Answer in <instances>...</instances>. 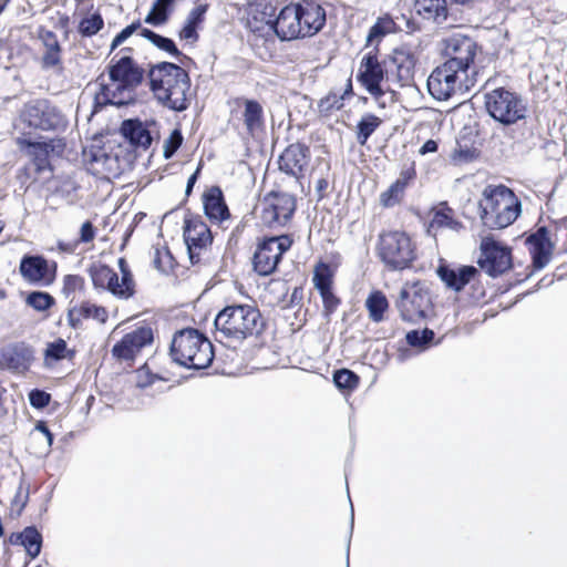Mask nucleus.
<instances>
[{
  "instance_id": "21",
  "label": "nucleus",
  "mask_w": 567,
  "mask_h": 567,
  "mask_svg": "<svg viewBox=\"0 0 567 567\" xmlns=\"http://www.w3.org/2000/svg\"><path fill=\"white\" fill-rule=\"evenodd\" d=\"M310 161L309 147L295 143L289 145L279 156V169L296 179L303 177Z\"/></svg>"
},
{
  "instance_id": "64",
  "label": "nucleus",
  "mask_w": 567,
  "mask_h": 567,
  "mask_svg": "<svg viewBox=\"0 0 567 567\" xmlns=\"http://www.w3.org/2000/svg\"><path fill=\"white\" fill-rule=\"evenodd\" d=\"M328 185H329V183L326 178H320L317 181L316 189H317L320 198L323 197V193L327 190Z\"/></svg>"
},
{
  "instance_id": "36",
  "label": "nucleus",
  "mask_w": 567,
  "mask_h": 567,
  "mask_svg": "<svg viewBox=\"0 0 567 567\" xmlns=\"http://www.w3.org/2000/svg\"><path fill=\"white\" fill-rule=\"evenodd\" d=\"M396 31V23L393 19L385 14L383 17L378 18L377 22L371 27L369 34L367 37L368 44H378L383 37L390 33H394Z\"/></svg>"
},
{
  "instance_id": "40",
  "label": "nucleus",
  "mask_w": 567,
  "mask_h": 567,
  "mask_svg": "<svg viewBox=\"0 0 567 567\" xmlns=\"http://www.w3.org/2000/svg\"><path fill=\"white\" fill-rule=\"evenodd\" d=\"M52 150L53 147L45 142L29 143V153L33 157L38 172H42L49 167L48 156Z\"/></svg>"
},
{
  "instance_id": "2",
  "label": "nucleus",
  "mask_w": 567,
  "mask_h": 567,
  "mask_svg": "<svg viewBox=\"0 0 567 567\" xmlns=\"http://www.w3.org/2000/svg\"><path fill=\"white\" fill-rule=\"evenodd\" d=\"M214 326L216 341L236 348L245 340L258 336L262 331L264 320L255 306L230 305L217 313Z\"/></svg>"
},
{
  "instance_id": "32",
  "label": "nucleus",
  "mask_w": 567,
  "mask_h": 567,
  "mask_svg": "<svg viewBox=\"0 0 567 567\" xmlns=\"http://www.w3.org/2000/svg\"><path fill=\"white\" fill-rule=\"evenodd\" d=\"M462 227V224L454 219L453 209L450 208L446 203H441L433 210V217L430 221V230L449 228L451 230L458 231Z\"/></svg>"
},
{
  "instance_id": "1",
  "label": "nucleus",
  "mask_w": 567,
  "mask_h": 567,
  "mask_svg": "<svg viewBox=\"0 0 567 567\" xmlns=\"http://www.w3.org/2000/svg\"><path fill=\"white\" fill-rule=\"evenodd\" d=\"M148 78L151 91L162 106L175 112L188 109L192 100L190 79L182 66L161 62L151 68Z\"/></svg>"
},
{
  "instance_id": "38",
  "label": "nucleus",
  "mask_w": 567,
  "mask_h": 567,
  "mask_svg": "<svg viewBox=\"0 0 567 567\" xmlns=\"http://www.w3.org/2000/svg\"><path fill=\"white\" fill-rule=\"evenodd\" d=\"M406 185V176L401 175L386 190L380 194V204L383 207H393L399 204L403 198Z\"/></svg>"
},
{
  "instance_id": "61",
  "label": "nucleus",
  "mask_w": 567,
  "mask_h": 567,
  "mask_svg": "<svg viewBox=\"0 0 567 567\" xmlns=\"http://www.w3.org/2000/svg\"><path fill=\"white\" fill-rule=\"evenodd\" d=\"M35 431L42 433L47 437L48 446L52 445L53 436H52V433L50 432L49 427L45 425L44 422H42V421L38 422L37 425H35Z\"/></svg>"
},
{
  "instance_id": "25",
  "label": "nucleus",
  "mask_w": 567,
  "mask_h": 567,
  "mask_svg": "<svg viewBox=\"0 0 567 567\" xmlns=\"http://www.w3.org/2000/svg\"><path fill=\"white\" fill-rule=\"evenodd\" d=\"M526 241L529 245L534 268L538 270L545 268L551 259L555 247L548 236L547 228L539 227L528 236Z\"/></svg>"
},
{
  "instance_id": "9",
  "label": "nucleus",
  "mask_w": 567,
  "mask_h": 567,
  "mask_svg": "<svg viewBox=\"0 0 567 567\" xmlns=\"http://www.w3.org/2000/svg\"><path fill=\"white\" fill-rule=\"evenodd\" d=\"M485 106L488 114L504 125H511L525 117L526 106L514 92L503 87L485 94Z\"/></svg>"
},
{
  "instance_id": "42",
  "label": "nucleus",
  "mask_w": 567,
  "mask_h": 567,
  "mask_svg": "<svg viewBox=\"0 0 567 567\" xmlns=\"http://www.w3.org/2000/svg\"><path fill=\"white\" fill-rule=\"evenodd\" d=\"M90 276L95 288L105 289L111 280L115 279V271L105 265H93L90 268Z\"/></svg>"
},
{
  "instance_id": "45",
  "label": "nucleus",
  "mask_w": 567,
  "mask_h": 567,
  "mask_svg": "<svg viewBox=\"0 0 567 567\" xmlns=\"http://www.w3.org/2000/svg\"><path fill=\"white\" fill-rule=\"evenodd\" d=\"M344 94L330 92L327 96L321 99L318 103L319 113L328 116L333 111H338L343 107Z\"/></svg>"
},
{
  "instance_id": "8",
  "label": "nucleus",
  "mask_w": 567,
  "mask_h": 567,
  "mask_svg": "<svg viewBox=\"0 0 567 567\" xmlns=\"http://www.w3.org/2000/svg\"><path fill=\"white\" fill-rule=\"evenodd\" d=\"M379 256L390 269L402 270L415 259V248L405 233L389 231L380 236Z\"/></svg>"
},
{
  "instance_id": "44",
  "label": "nucleus",
  "mask_w": 567,
  "mask_h": 567,
  "mask_svg": "<svg viewBox=\"0 0 567 567\" xmlns=\"http://www.w3.org/2000/svg\"><path fill=\"white\" fill-rule=\"evenodd\" d=\"M104 25L103 18L100 13H92L84 17L79 24V32L83 37H92L96 34Z\"/></svg>"
},
{
  "instance_id": "20",
  "label": "nucleus",
  "mask_w": 567,
  "mask_h": 567,
  "mask_svg": "<svg viewBox=\"0 0 567 567\" xmlns=\"http://www.w3.org/2000/svg\"><path fill=\"white\" fill-rule=\"evenodd\" d=\"M131 51V48H124L111 60L109 80L121 81L136 87L142 82L143 71L127 54Z\"/></svg>"
},
{
  "instance_id": "5",
  "label": "nucleus",
  "mask_w": 567,
  "mask_h": 567,
  "mask_svg": "<svg viewBox=\"0 0 567 567\" xmlns=\"http://www.w3.org/2000/svg\"><path fill=\"white\" fill-rule=\"evenodd\" d=\"M357 81L384 109L395 101V91L389 84V74L375 52H368L360 61Z\"/></svg>"
},
{
  "instance_id": "31",
  "label": "nucleus",
  "mask_w": 567,
  "mask_h": 567,
  "mask_svg": "<svg viewBox=\"0 0 567 567\" xmlns=\"http://www.w3.org/2000/svg\"><path fill=\"white\" fill-rule=\"evenodd\" d=\"M122 134L136 147L146 150L152 143V135L138 120H126L121 127Z\"/></svg>"
},
{
  "instance_id": "43",
  "label": "nucleus",
  "mask_w": 567,
  "mask_h": 567,
  "mask_svg": "<svg viewBox=\"0 0 567 567\" xmlns=\"http://www.w3.org/2000/svg\"><path fill=\"white\" fill-rule=\"evenodd\" d=\"M125 276L126 275L122 276L120 279L118 275L115 272V279H112L110 286H106L104 290L122 299L132 297L134 293V282H130Z\"/></svg>"
},
{
  "instance_id": "15",
  "label": "nucleus",
  "mask_w": 567,
  "mask_h": 567,
  "mask_svg": "<svg viewBox=\"0 0 567 567\" xmlns=\"http://www.w3.org/2000/svg\"><path fill=\"white\" fill-rule=\"evenodd\" d=\"M19 271L30 284L50 286L56 276V264H50L40 255H25L20 261Z\"/></svg>"
},
{
  "instance_id": "24",
  "label": "nucleus",
  "mask_w": 567,
  "mask_h": 567,
  "mask_svg": "<svg viewBox=\"0 0 567 567\" xmlns=\"http://www.w3.org/2000/svg\"><path fill=\"white\" fill-rule=\"evenodd\" d=\"M275 29V35L282 41L303 38L299 8H297V6L282 8L279 14H276Z\"/></svg>"
},
{
  "instance_id": "49",
  "label": "nucleus",
  "mask_w": 567,
  "mask_h": 567,
  "mask_svg": "<svg viewBox=\"0 0 567 567\" xmlns=\"http://www.w3.org/2000/svg\"><path fill=\"white\" fill-rule=\"evenodd\" d=\"M333 381L339 389L351 390L358 385L359 377L350 370L342 369L333 374Z\"/></svg>"
},
{
  "instance_id": "19",
  "label": "nucleus",
  "mask_w": 567,
  "mask_h": 567,
  "mask_svg": "<svg viewBox=\"0 0 567 567\" xmlns=\"http://www.w3.org/2000/svg\"><path fill=\"white\" fill-rule=\"evenodd\" d=\"M99 81L100 91L95 94V103L97 105L112 104L122 106L135 100L136 87L115 80L105 82L103 76H100Z\"/></svg>"
},
{
  "instance_id": "53",
  "label": "nucleus",
  "mask_w": 567,
  "mask_h": 567,
  "mask_svg": "<svg viewBox=\"0 0 567 567\" xmlns=\"http://www.w3.org/2000/svg\"><path fill=\"white\" fill-rule=\"evenodd\" d=\"M313 284L319 292H327V290L331 289V278L327 266L316 269Z\"/></svg>"
},
{
  "instance_id": "33",
  "label": "nucleus",
  "mask_w": 567,
  "mask_h": 567,
  "mask_svg": "<svg viewBox=\"0 0 567 567\" xmlns=\"http://www.w3.org/2000/svg\"><path fill=\"white\" fill-rule=\"evenodd\" d=\"M244 113L243 118L246 130L249 134H254L260 130L264 125V111L259 102L255 100H244Z\"/></svg>"
},
{
  "instance_id": "26",
  "label": "nucleus",
  "mask_w": 567,
  "mask_h": 567,
  "mask_svg": "<svg viewBox=\"0 0 567 567\" xmlns=\"http://www.w3.org/2000/svg\"><path fill=\"white\" fill-rule=\"evenodd\" d=\"M437 275L446 287L455 291H461L478 276V270L474 266H461L457 268L440 266Z\"/></svg>"
},
{
  "instance_id": "17",
  "label": "nucleus",
  "mask_w": 567,
  "mask_h": 567,
  "mask_svg": "<svg viewBox=\"0 0 567 567\" xmlns=\"http://www.w3.org/2000/svg\"><path fill=\"white\" fill-rule=\"evenodd\" d=\"M137 30H141V35L145 39H147L150 42H152L156 48L159 50H163L171 55L178 59V61L183 64L184 60H189L186 55H183L177 47L175 45L174 41L169 38L162 37L155 32H153L150 29L141 28V22L135 21L124 28L112 41L111 43V50H115L117 47H120L124 41H126L133 33H135Z\"/></svg>"
},
{
  "instance_id": "7",
  "label": "nucleus",
  "mask_w": 567,
  "mask_h": 567,
  "mask_svg": "<svg viewBox=\"0 0 567 567\" xmlns=\"http://www.w3.org/2000/svg\"><path fill=\"white\" fill-rule=\"evenodd\" d=\"M477 72L464 74L458 70L443 63L435 68L427 79L430 94L439 100L445 101L457 91H468L476 83Z\"/></svg>"
},
{
  "instance_id": "58",
  "label": "nucleus",
  "mask_w": 567,
  "mask_h": 567,
  "mask_svg": "<svg viewBox=\"0 0 567 567\" xmlns=\"http://www.w3.org/2000/svg\"><path fill=\"white\" fill-rule=\"evenodd\" d=\"M327 312H332L339 305V299L332 293L331 289L320 292Z\"/></svg>"
},
{
  "instance_id": "50",
  "label": "nucleus",
  "mask_w": 567,
  "mask_h": 567,
  "mask_svg": "<svg viewBox=\"0 0 567 567\" xmlns=\"http://www.w3.org/2000/svg\"><path fill=\"white\" fill-rule=\"evenodd\" d=\"M68 346L63 339H58L47 346L45 361H59L66 357Z\"/></svg>"
},
{
  "instance_id": "23",
  "label": "nucleus",
  "mask_w": 567,
  "mask_h": 567,
  "mask_svg": "<svg viewBox=\"0 0 567 567\" xmlns=\"http://www.w3.org/2000/svg\"><path fill=\"white\" fill-rule=\"evenodd\" d=\"M33 361V350L23 342L11 343L0 350V368L24 372Z\"/></svg>"
},
{
  "instance_id": "37",
  "label": "nucleus",
  "mask_w": 567,
  "mask_h": 567,
  "mask_svg": "<svg viewBox=\"0 0 567 567\" xmlns=\"http://www.w3.org/2000/svg\"><path fill=\"white\" fill-rule=\"evenodd\" d=\"M382 120L372 114H364L357 124L355 137L360 145H365L369 137L380 127Z\"/></svg>"
},
{
  "instance_id": "51",
  "label": "nucleus",
  "mask_w": 567,
  "mask_h": 567,
  "mask_svg": "<svg viewBox=\"0 0 567 567\" xmlns=\"http://www.w3.org/2000/svg\"><path fill=\"white\" fill-rule=\"evenodd\" d=\"M183 143V135L179 130H174L164 141L163 154L165 158H171Z\"/></svg>"
},
{
  "instance_id": "57",
  "label": "nucleus",
  "mask_w": 567,
  "mask_h": 567,
  "mask_svg": "<svg viewBox=\"0 0 567 567\" xmlns=\"http://www.w3.org/2000/svg\"><path fill=\"white\" fill-rule=\"evenodd\" d=\"M95 228L91 221H85L82 224L80 228V243L89 244L94 240L95 238Z\"/></svg>"
},
{
  "instance_id": "28",
  "label": "nucleus",
  "mask_w": 567,
  "mask_h": 567,
  "mask_svg": "<svg viewBox=\"0 0 567 567\" xmlns=\"http://www.w3.org/2000/svg\"><path fill=\"white\" fill-rule=\"evenodd\" d=\"M89 171L101 178H110L117 173V158L99 148L91 152L89 159Z\"/></svg>"
},
{
  "instance_id": "54",
  "label": "nucleus",
  "mask_w": 567,
  "mask_h": 567,
  "mask_svg": "<svg viewBox=\"0 0 567 567\" xmlns=\"http://www.w3.org/2000/svg\"><path fill=\"white\" fill-rule=\"evenodd\" d=\"M475 157V150L457 144L452 154V159L456 164L471 162Z\"/></svg>"
},
{
  "instance_id": "59",
  "label": "nucleus",
  "mask_w": 567,
  "mask_h": 567,
  "mask_svg": "<svg viewBox=\"0 0 567 567\" xmlns=\"http://www.w3.org/2000/svg\"><path fill=\"white\" fill-rule=\"evenodd\" d=\"M205 12V6H198L194 8L187 16L186 23L198 27V24L203 21Z\"/></svg>"
},
{
  "instance_id": "22",
  "label": "nucleus",
  "mask_w": 567,
  "mask_h": 567,
  "mask_svg": "<svg viewBox=\"0 0 567 567\" xmlns=\"http://www.w3.org/2000/svg\"><path fill=\"white\" fill-rule=\"evenodd\" d=\"M153 341V332L150 328H138L125 334L120 342L114 344L112 353L120 360H133L135 355Z\"/></svg>"
},
{
  "instance_id": "13",
  "label": "nucleus",
  "mask_w": 567,
  "mask_h": 567,
  "mask_svg": "<svg viewBox=\"0 0 567 567\" xmlns=\"http://www.w3.org/2000/svg\"><path fill=\"white\" fill-rule=\"evenodd\" d=\"M480 267L489 276L497 277L512 267V252L508 247L486 236L481 240Z\"/></svg>"
},
{
  "instance_id": "10",
  "label": "nucleus",
  "mask_w": 567,
  "mask_h": 567,
  "mask_svg": "<svg viewBox=\"0 0 567 567\" xmlns=\"http://www.w3.org/2000/svg\"><path fill=\"white\" fill-rule=\"evenodd\" d=\"M295 210V196L284 192L268 193L256 206V214L260 221L271 228L285 226L291 219Z\"/></svg>"
},
{
  "instance_id": "16",
  "label": "nucleus",
  "mask_w": 567,
  "mask_h": 567,
  "mask_svg": "<svg viewBox=\"0 0 567 567\" xmlns=\"http://www.w3.org/2000/svg\"><path fill=\"white\" fill-rule=\"evenodd\" d=\"M24 118L29 126L43 131L55 130L63 124L60 111L47 100H37L28 104Z\"/></svg>"
},
{
  "instance_id": "62",
  "label": "nucleus",
  "mask_w": 567,
  "mask_h": 567,
  "mask_svg": "<svg viewBox=\"0 0 567 567\" xmlns=\"http://www.w3.org/2000/svg\"><path fill=\"white\" fill-rule=\"evenodd\" d=\"M437 151V143L433 140L426 141L420 148V154L435 153Z\"/></svg>"
},
{
  "instance_id": "35",
  "label": "nucleus",
  "mask_w": 567,
  "mask_h": 567,
  "mask_svg": "<svg viewBox=\"0 0 567 567\" xmlns=\"http://www.w3.org/2000/svg\"><path fill=\"white\" fill-rule=\"evenodd\" d=\"M365 307L369 311L370 319L373 322H381L384 319V312L389 308V302L383 292L373 291L367 298Z\"/></svg>"
},
{
  "instance_id": "6",
  "label": "nucleus",
  "mask_w": 567,
  "mask_h": 567,
  "mask_svg": "<svg viewBox=\"0 0 567 567\" xmlns=\"http://www.w3.org/2000/svg\"><path fill=\"white\" fill-rule=\"evenodd\" d=\"M395 307L402 320L419 323L433 315V302L425 282H406L400 290Z\"/></svg>"
},
{
  "instance_id": "12",
  "label": "nucleus",
  "mask_w": 567,
  "mask_h": 567,
  "mask_svg": "<svg viewBox=\"0 0 567 567\" xmlns=\"http://www.w3.org/2000/svg\"><path fill=\"white\" fill-rule=\"evenodd\" d=\"M287 235L269 237L260 241L252 258L254 270L260 276H269L278 267L282 255L291 247Z\"/></svg>"
},
{
  "instance_id": "4",
  "label": "nucleus",
  "mask_w": 567,
  "mask_h": 567,
  "mask_svg": "<svg viewBox=\"0 0 567 567\" xmlns=\"http://www.w3.org/2000/svg\"><path fill=\"white\" fill-rule=\"evenodd\" d=\"M171 355L175 362L189 369H205L214 359L213 344L196 329H184L175 333Z\"/></svg>"
},
{
  "instance_id": "56",
  "label": "nucleus",
  "mask_w": 567,
  "mask_h": 567,
  "mask_svg": "<svg viewBox=\"0 0 567 567\" xmlns=\"http://www.w3.org/2000/svg\"><path fill=\"white\" fill-rule=\"evenodd\" d=\"M83 319L85 318L81 311V305L69 308L68 322L73 329L80 328Z\"/></svg>"
},
{
  "instance_id": "63",
  "label": "nucleus",
  "mask_w": 567,
  "mask_h": 567,
  "mask_svg": "<svg viewBox=\"0 0 567 567\" xmlns=\"http://www.w3.org/2000/svg\"><path fill=\"white\" fill-rule=\"evenodd\" d=\"M118 268L121 271V277L126 275L125 277L130 280V282H134L131 270H130L127 262L125 261L124 258L118 259Z\"/></svg>"
},
{
  "instance_id": "55",
  "label": "nucleus",
  "mask_w": 567,
  "mask_h": 567,
  "mask_svg": "<svg viewBox=\"0 0 567 567\" xmlns=\"http://www.w3.org/2000/svg\"><path fill=\"white\" fill-rule=\"evenodd\" d=\"M50 394L45 391L34 389L29 393L30 404L35 409H43L50 403Z\"/></svg>"
},
{
  "instance_id": "11",
  "label": "nucleus",
  "mask_w": 567,
  "mask_h": 567,
  "mask_svg": "<svg viewBox=\"0 0 567 567\" xmlns=\"http://www.w3.org/2000/svg\"><path fill=\"white\" fill-rule=\"evenodd\" d=\"M442 50L446 58L445 64L464 74L476 72L474 59L477 53V44L468 35L460 32L452 33L442 40Z\"/></svg>"
},
{
  "instance_id": "47",
  "label": "nucleus",
  "mask_w": 567,
  "mask_h": 567,
  "mask_svg": "<svg viewBox=\"0 0 567 567\" xmlns=\"http://www.w3.org/2000/svg\"><path fill=\"white\" fill-rule=\"evenodd\" d=\"M25 302L37 311H45L54 305V298L48 292L33 291L28 295Z\"/></svg>"
},
{
  "instance_id": "41",
  "label": "nucleus",
  "mask_w": 567,
  "mask_h": 567,
  "mask_svg": "<svg viewBox=\"0 0 567 567\" xmlns=\"http://www.w3.org/2000/svg\"><path fill=\"white\" fill-rule=\"evenodd\" d=\"M22 546L32 558L40 554L42 546V536L34 527H27L22 532Z\"/></svg>"
},
{
  "instance_id": "14",
  "label": "nucleus",
  "mask_w": 567,
  "mask_h": 567,
  "mask_svg": "<svg viewBox=\"0 0 567 567\" xmlns=\"http://www.w3.org/2000/svg\"><path fill=\"white\" fill-rule=\"evenodd\" d=\"M183 235L190 261L198 262L213 243L210 229L199 217H195L185 220Z\"/></svg>"
},
{
  "instance_id": "48",
  "label": "nucleus",
  "mask_w": 567,
  "mask_h": 567,
  "mask_svg": "<svg viewBox=\"0 0 567 567\" xmlns=\"http://www.w3.org/2000/svg\"><path fill=\"white\" fill-rule=\"evenodd\" d=\"M434 338V332L427 328L422 331L412 330L406 333V342L414 348L424 349L429 347Z\"/></svg>"
},
{
  "instance_id": "27",
  "label": "nucleus",
  "mask_w": 567,
  "mask_h": 567,
  "mask_svg": "<svg viewBox=\"0 0 567 567\" xmlns=\"http://www.w3.org/2000/svg\"><path fill=\"white\" fill-rule=\"evenodd\" d=\"M297 8H299L303 38L313 35L322 29L326 23V11L321 6L313 2H306L303 4H297Z\"/></svg>"
},
{
  "instance_id": "34",
  "label": "nucleus",
  "mask_w": 567,
  "mask_h": 567,
  "mask_svg": "<svg viewBox=\"0 0 567 567\" xmlns=\"http://www.w3.org/2000/svg\"><path fill=\"white\" fill-rule=\"evenodd\" d=\"M417 12L425 19H432L441 24L447 18L445 0H420L417 1Z\"/></svg>"
},
{
  "instance_id": "46",
  "label": "nucleus",
  "mask_w": 567,
  "mask_h": 567,
  "mask_svg": "<svg viewBox=\"0 0 567 567\" xmlns=\"http://www.w3.org/2000/svg\"><path fill=\"white\" fill-rule=\"evenodd\" d=\"M84 289V279L79 275H66L63 278L61 292L66 299L73 300L76 292Z\"/></svg>"
},
{
  "instance_id": "52",
  "label": "nucleus",
  "mask_w": 567,
  "mask_h": 567,
  "mask_svg": "<svg viewBox=\"0 0 567 567\" xmlns=\"http://www.w3.org/2000/svg\"><path fill=\"white\" fill-rule=\"evenodd\" d=\"M81 311L84 315V318H93L94 320L104 323L107 319V311L105 308L90 303L83 302L81 305Z\"/></svg>"
},
{
  "instance_id": "29",
  "label": "nucleus",
  "mask_w": 567,
  "mask_h": 567,
  "mask_svg": "<svg viewBox=\"0 0 567 567\" xmlns=\"http://www.w3.org/2000/svg\"><path fill=\"white\" fill-rule=\"evenodd\" d=\"M38 38L41 40L45 51L42 55V68L50 69L61 63V47L54 32L39 28Z\"/></svg>"
},
{
  "instance_id": "60",
  "label": "nucleus",
  "mask_w": 567,
  "mask_h": 567,
  "mask_svg": "<svg viewBox=\"0 0 567 567\" xmlns=\"http://www.w3.org/2000/svg\"><path fill=\"white\" fill-rule=\"evenodd\" d=\"M196 29H197V27L188 24V23L185 22L184 28L179 32V38L182 40H186V41H189L192 43L197 41L198 34H197Z\"/></svg>"
},
{
  "instance_id": "39",
  "label": "nucleus",
  "mask_w": 567,
  "mask_h": 567,
  "mask_svg": "<svg viewBox=\"0 0 567 567\" xmlns=\"http://www.w3.org/2000/svg\"><path fill=\"white\" fill-rule=\"evenodd\" d=\"M176 0H155L151 11L145 18V23L154 27L162 25L168 20L169 12Z\"/></svg>"
},
{
  "instance_id": "18",
  "label": "nucleus",
  "mask_w": 567,
  "mask_h": 567,
  "mask_svg": "<svg viewBox=\"0 0 567 567\" xmlns=\"http://www.w3.org/2000/svg\"><path fill=\"white\" fill-rule=\"evenodd\" d=\"M276 7L269 2L259 1L249 7L247 28L258 37L275 35Z\"/></svg>"
},
{
  "instance_id": "3",
  "label": "nucleus",
  "mask_w": 567,
  "mask_h": 567,
  "mask_svg": "<svg viewBox=\"0 0 567 567\" xmlns=\"http://www.w3.org/2000/svg\"><path fill=\"white\" fill-rule=\"evenodd\" d=\"M480 217L489 229L512 225L520 214V202L506 186H487L480 200Z\"/></svg>"
},
{
  "instance_id": "30",
  "label": "nucleus",
  "mask_w": 567,
  "mask_h": 567,
  "mask_svg": "<svg viewBox=\"0 0 567 567\" xmlns=\"http://www.w3.org/2000/svg\"><path fill=\"white\" fill-rule=\"evenodd\" d=\"M203 203L205 214L209 219L223 221L229 217V212L219 187L209 188L204 194Z\"/></svg>"
}]
</instances>
